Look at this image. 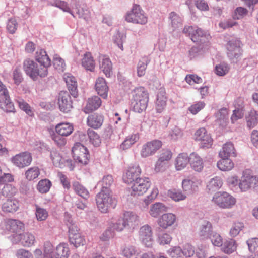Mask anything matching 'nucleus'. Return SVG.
Returning <instances> with one entry per match:
<instances>
[{"mask_svg":"<svg viewBox=\"0 0 258 258\" xmlns=\"http://www.w3.org/2000/svg\"><path fill=\"white\" fill-rule=\"evenodd\" d=\"M72 186L76 194L83 199H87L89 197V193L87 189L79 182H74Z\"/></svg>","mask_w":258,"mask_h":258,"instance_id":"obj_44","label":"nucleus"},{"mask_svg":"<svg viewBox=\"0 0 258 258\" xmlns=\"http://www.w3.org/2000/svg\"><path fill=\"white\" fill-rule=\"evenodd\" d=\"M32 161V156L27 151L22 152L11 158V162L16 167L22 169L29 166Z\"/></svg>","mask_w":258,"mask_h":258,"instance_id":"obj_10","label":"nucleus"},{"mask_svg":"<svg viewBox=\"0 0 258 258\" xmlns=\"http://www.w3.org/2000/svg\"><path fill=\"white\" fill-rule=\"evenodd\" d=\"M137 250L133 245H125L121 248V254L124 256L129 258L136 254Z\"/></svg>","mask_w":258,"mask_h":258,"instance_id":"obj_56","label":"nucleus"},{"mask_svg":"<svg viewBox=\"0 0 258 258\" xmlns=\"http://www.w3.org/2000/svg\"><path fill=\"white\" fill-rule=\"evenodd\" d=\"M141 173L142 170L139 165H134L130 166L123 174V180L127 184L133 183L141 178Z\"/></svg>","mask_w":258,"mask_h":258,"instance_id":"obj_14","label":"nucleus"},{"mask_svg":"<svg viewBox=\"0 0 258 258\" xmlns=\"http://www.w3.org/2000/svg\"><path fill=\"white\" fill-rule=\"evenodd\" d=\"M63 78L70 93L74 97H76L78 96V89L76 79L70 74H65Z\"/></svg>","mask_w":258,"mask_h":258,"instance_id":"obj_26","label":"nucleus"},{"mask_svg":"<svg viewBox=\"0 0 258 258\" xmlns=\"http://www.w3.org/2000/svg\"><path fill=\"white\" fill-rule=\"evenodd\" d=\"M189 162V157L185 153L179 154L175 160V167L177 170L184 169Z\"/></svg>","mask_w":258,"mask_h":258,"instance_id":"obj_33","label":"nucleus"},{"mask_svg":"<svg viewBox=\"0 0 258 258\" xmlns=\"http://www.w3.org/2000/svg\"><path fill=\"white\" fill-rule=\"evenodd\" d=\"M159 194V190L157 187H153L150 194L147 196L146 198L144 200V202L145 203L146 206H148L149 204H150L153 200H154L157 197Z\"/></svg>","mask_w":258,"mask_h":258,"instance_id":"obj_63","label":"nucleus"},{"mask_svg":"<svg viewBox=\"0 0 258 258\" xmlns=\"http://www.w3.org/2000/svg\"><path fill=\"white\" fill-rule=\"evenodd\" d=\"M36 211L35 216L38 221H43L46 220L48 217V212L44 208L39 207L38 205H35Z\"/></svg>","mask_w":258,"mask_h":258,"instance_id":"obj_54","label":"nucleus"},{"mask_svg":"<svg viewBox=\"0 0 258 258\" xmlns=\"http://www.w3.org/2000/svg\"><path fill=\"white\" fill-rule=\"evenodd\" d=\"M149 94L147 89L143 87L135 88L132 91V107L134 111L141 113L145 111L148 106Z\"/></svg>","mask_w":258,"mask_h":258,"instance_id":"obj_1","label":"nucleus"},{"mask_svg":"<svg viewBox=\"0 0 258 258\" xmlns=\"http://www.w3.org/2000/svg\"><path fill=\"white\" fill-rule=\"evenodd\" d=\"M176 221V216L171 213L163 214L158 219L157 223L159 227L163 229H166L172 226Z\"/></svg>","mask_w":258,"mask_h":258,"instance_id":"obj_20","label":"nucleus"},{"mask_svg":"<svg viewBox=\"0 0 258 258\" xmlns=\"http://www.w3.org/2000/svg\"><path fill=\"white\" fill-rule=\"evenodd\" d=\"M167 210V208L164 204L156 202L150 206L149 213L151 216L156 218L161 213L166 212Z\"/></svg>","mask_w":258,"mask_h":258,"instance_id":"obj_36","label":"nucleus"},{"mask_svg":"<svg viewBox=\"0 0 258 258\" xmlns=\"http://www.w3.org/2000/svg\"><path fill=\"white\" fill-rule=\"evenodd\" d=\"M228 111L227 108H223L220 109L215 114L216 121L219 125L225 126L228 122Z\"/></svg>","mask_w":258,"mask_h":258,"instance_id":"obj_42","label":"nucleus"},{"mask_svg":"<svg viewBox=\"0 0 258 258\" xmlns=\"http://www.w3.org/2000/svg\"><path fill=\"white\" fill-rule=\"evenodd\" d=\"M244 227L243 224L240 222H235L231 228L229 234L232 237H235Z\"/></svg>","mask_w":258,"mask_h":258,"instance_id":"obj_62","label":"nucleus"},{"mask_svg":"<svg viewBox=\"0 0 258 258\" xmlns=\"http://www.w3.org/2000/svg\"><path fill=\"white\" fill-rule=\"evenodd\" d=\"M74 131L72 124L69 122H62L57 124L55 126L56 133L62 137H67L70 135Z\"/></svg>","mask_w":258,"mask_h":258,"instance_id":"obj_28","label":"nucleus"},{"mask_svg":"<svg viewBox=\"0 0 258 258\" xmlns=\"http://www.w3.org/2000/svg\"><path fill=\"white\" fill-rule=\"evenodd\" d=\"M50 158L55 166L60 168H62L63 167L64 160L57 151L52 150L51 151Z\"/></svg>","mask_w":258,"mask_h":258,"instance_id":"obj_48","label":"nucleus"},{"mask_svg":"<svg viewBox=\"0 0 258 258\" xmlns=\"http://www.w3.org/2000/svg\"><path fill=\"white\" fill-rule=\"evenodd\" d=\"M221 247L222 251L227 254H230L237 249V245L234 239H230L225 241Z\"/></svg>","mask_w":258,"mask_h":258,"instance_id":"obj_43","label":"nucleus"},{"mask_svg":"<svg viewBox=\"0 0 258 258\" xmlns=\"http://www.w3.org/2000/svg\"><path fill=\"white\" fill-rule=\"evenodd\" d=\"M19 207V201L15 199H8L2 206V209L5 213H14Z\"/></svg>","mask_w":258,"mask_h":258,"instance_id":"obj_31","label":"nucleus"},{"mask_svg":"<svg viewBox=\"0 0 258 258\" xmlns=\"http://www.w3.org/2000/svg\"><path fill=\"white\" fill-rule=\"evenodd\" d=\"M104 121L103 116L98 114H93L89 115L87 118V125L94 129L100 128Z\"/></svg>","mask_w":258,"mask_h":258,"instance_id":"obj_30","label":"nucleus"},{"mask_svg":"<svg viewBox=\"0 0 258 258\" xmlns=\"http://www.w3.org/2000/svg\"><path fill=\"white\" fill-rule=\"evenodd\" d=\"M167 98L165 91H160L157 94V98L155 103V110L157 113L163 111L166 106Z\"/></svg>","mask_w":258,"mask_h":258,"instance_id":"obj_35","label":"nucleus"},{"mask_svg":"<svg viewBox=\"0 0 258 258\" xmlns=\"http://www.w3.org/2000/svg\"><path fill=\"white\" fill-rule=\"evenodd\" d=\"M125 20L129 23L145 25L148 22V17L141 7L137 4L134 5L132 10L125 15Z\"/></svg>","mask_w":258,"mask_h":258,"instance_id":"obj_3","label":"nucleus"},{"mask_svg":"<svg viewBox=\"0 0 258 258\" xmlns=\"http://www.w3.org/2000/svg\"><path fill=\"white\" fill-rule=\"evenodd\" d=\"M140 136L138 133L131 134L126 137L123 142L120 144L121 149L125 150L130 148L139 140Z\"/></svg>","mask_w":258,"mask_h":258,"instance_id":"obj_40","label":"nucleus"},{"mask_svg":"<svg viewBox=\"0 0 258 258\" xmlns=\"http://www.w3.org/2000/svg\"><path fill=\"white\" fill-rule=\"evenodd\" d=\"M17 103L20 108L25 112V113L30 116L34 115V112L30 106L23 99H20L17 101Z\"/></svg>","mask_w":258,"mask_h":258,"instance_id":"obj_57","label":"nucleus"},{"mask_svg":"<svg viewBox=\"0 0 258 258\" xmlns=\"http://www.w3.org/2000/svg\"><path fill=\"white\" fill-rule=\"evenodd\" d=\"M167 196L175 202L184 200L186 199V196L183 194L181 191L171 189L167 191Z\"/></svg>","mask_w":258,"mask_h":258,"instance_id":"obj_51","label":"nucleus"},{"mask_svg":"<svg viewBox=\"0 0 258 258\" xmlns=\"http://www.w3.org/2000/svg\"><path fill=\"white\" fill-rule=\"evenodd\" d=\"M109 225L110 228L118 232L122 231L126 227L122 216L113 218Z\"/></svg>","mask_w":258,"mask_h":258,"instance_id":"obj_37","label":"nucleus"},{"mask_svg":"<svg viewBox=\"0 0 258 258\" xmlns=\"http://www.w3.org/2000/svg\"><path fill=\"white\" fill-rule=\"evenodd\" d=\"M23 69L26 74L33 80H36L38 76L45 77L48 75V71L45 67H38L36 63L30 59H27L24 61Z\"/></svg>","mask_w":258,"mask_h":258,"instance_id":"obj_4","label":"nucleus"},{"mask_svg":"<svg viewBox=\"0 0 258 258\" xmlns=\"http://www.w3.org/2000/svg\"><path fill=\"white\" fill-rule=\"evenodd\" d=\"M247 125L249 128L254 127L258 122V114L254 110H251L246 117Z\"/></svg>","mask_w":258,"mask_h":258,"instance_id":"obj_50","label":"nucleus"},{"mask_svg":"<svg viewBox=\"0 0 258 258\" xmlns=\"http://www.w3.org/2000/svg\"><path fill=\"white\" fill-rule=\"evenodd\" d=\"M201 184V181L195 178L185 179L182 182V188L187 194H192L198 191Z\"/></svg>","mask_w":258,"mask_h":258,"instance_id":"obj_18","label":"nucleus"},{"mask_svg":"<svg viewBox=\"0 0 258 258\" xmlns=\"http://www.w3.org/2000/svg\"><path fill=\"white\" fill-rule=\"evenodd\" d=\"M100 69L107 77L112 74V63L109 57L105 55H101L99 58Z\"/></svg>","mask_w":258,"mask_h":258,"instance_id":"obj_21","label":"nucleus"},{"mask_svg":"<svg viewBox=\"0 0 258 258\" xmlns=\"http://www.w3.org/2000/svg\"><path fill=\"white\" fill-rule=\"evenodd\" d=\"M2 192L5 196H12L16 194L17 192V189L15 187L11 184H6L3 187Z\"/></svg>","mask_w":258,"mask_h":258,"instance_id":"obj_64","label":"nucleus"},{"mask_svg":"<svg viewBox=\"0 0 258 258\" xmlns=\"http://www.w3.org/2000/svg\"><path fill=\"white\" fill-rule=\"evenodd\" d=\"M173 153L168 149H162L158 156V159L169 163V161L172 159Z\"/></svg>","mask_w":258,"mask_h":258,"instance_id":"obj_55","label":"nucleus"},{"mask_svg":"<svg viewBox=\"0 0 258 258\" xmlns=\"http://www.w3.org/2000/svg\"><path fill=\"white\" fill-rule=\"evenodd\" d=\"M229 70V67L225 63L216 65L215 68V72L217 75L223 76L225 75Z\"/></svg>","mask_w":258,"mask_h":258,"instance_id":"obj_59","label":"nucleus"},{"mask_svg":"<svg viewBox=\"0 0 258 258\" xmlns=\"http://www.w3.org/2000/svg\"><path fill=\"white\" fill-rule=\"evenodd\" d=\"M101 103L102 101L100 98L97 96L89 98L86 105L83 109V111L85 113H89L99 108Z\"/></svg>","mask_w":258,"mask_h":258,"instance_id":"obj_24","label":"nucleus"},{"mask_svg":"<svg viewBox=\"0 0 258 258\" xmlns=\"http://www.w3.org/2000/svg\"><path fill=\"white\" fill-rule=\"evenodd\" d=\"M6 228L13 233H17L23 231L25 228L24 224L19 220L9 219L5 221Z\"/></svg>","mask_w":258,"mask_h":258,"instance_id":"obj_23","label":"nucleus"},{"mask_svg":"<svg viewBox=\"0 0 258 258\" xmlns=\"http://www.w3.org/2000/svg\"><path fill=\"white\" fill-rule=\"evenodd\" d=\"M189 163L191 168L197 172H201L204 166L203 159L196 153H192L189 156Z\"/></svg>","mask_w":258,"mask_h":258,"instance_id":"obj_22","label":"nucleus"},{"mask_svg":"<svg viewBox=\"0 0 258 258\" xmlns=\"http://www.w3.org/2000/svg\"><path fill=\"white\" fill-rule=\"evenodd\" d=\"M161 141L155 139L148 141L143 145L140 155L143 158H147L154 155L162 146Z\"/></svg>","mask_w":258,"mask_h":258,"instance_id":"obj_9","label":"nucleus"},{"mask_svg":"<svg viewBox=\"0 0 258 258\" xmlns=\"http://www.w3.org/2000/svg\"><path fill=\"white\" fill-rule=\"evenodd\" d=\"M194 139L199 142L203 147L208 148L212 144L213 140L205 127L198 129L195 133Z\"/></svg>","mask_w":258,"mask_h":258,"instance_id":"obj_15","label":"nucleus"},{"mask_svg":"<svg viewBox=\"0 0 258 258\" xmlns=\"http://www.w3.org/2000/svg\"><path fill=\"white\" fill-rule=\"evenodd\" d=\"M72 151L74 160L84 165L87 164L90 156L86 147L80 143H77L73 147Z\"/></svg>","mask_w":258,"mask_h":258,"instance_id":"obj_8","label":"nucleus"},{"mask_svg":"<svg viewBox=\"0 0 258 258\" xmlns=\"http://www.w3.org/2000/svg\"><path fill=\"white\" fill-rule=\"evenodd\" d=\"M58 103L60 110L65 113L69 112L73 108L71 96L67 91L60 92Z\"/></svg>","mask_w":258,"mask_h":258,"instance_id":"obj_16","label":"nucleus"},{"mask_svg":"<svg viewBox=\"0 0 258 258\" xmlns=\"http://www.w3.org/2000/svg\"><path fill=\"white\" fill-rule=\"evenodd\" d=\"M87 134L90 142L95 146H99L101 143V139L100 136L95 131L88 129Z\"/></svg>","mask_w":258,"mask_h":258,"instance_id":"obj_53","label":"nucleus"},{"mask_svg":"<svg viewBox=\"0 0 258 258\" xmlns=\"http://www.w3.org/2000/svg\"><path fill=\"white\" fill-rule=\"evenodd\" d=\"M70 254V248L66 243H60L56 247L54 252L55 257L68 258Z\"/></svg>","mask_w":258,"mask_h":258,"instance_id":"obj_41","label":"nucleus"},{"mask_svg":"<svg viewBox=\"0 0 258 258\" xmlns=\"http://www.w3.org/2000/svg\"><path fill=\"white\" fill-rule=\"evenodd\" d=\"M0 107L7 112H12L14 109L13 104L10 101L8 92L0 81Z\"/></svg>","mask_w":258,"mask_h":258,"instance_id":"obj_13","label":"nucleus"},{"mask_svg":"<svg viewBox=\"0 0 258 258\" xmlns=\"http://www.w3.org/2000/svg\"><path fill=\"white\" fill-rule=\"evenodd\" d=\"M239 187L243 191H246L250 188L258 190V176L253 175L250 170L246 169L243 172Z\"/></svg>","mask_w":258,"mask_h":258,"instance_id":"obj_6","label":"nucleus"},{"mask_svg":"<svg viewBox=\"0 0 258 258\" xmlns=\"http://www.w3.org/2000/svg\"><path fill=\"white\" fill-rule=\"evenodd\" d=\"M183 32L189 36L192 41L195 42H201L206 35L203 31L200 28H196L192 26L185 27Z\"/></svg>","mask_w":258,"mask_h":258,"instance_id":"obj_19","label":"nucleus"},{"mask_svg":"<svg viewBox=\"0 0 258 258\" xmlns=\"http://www.w3.org/2000/svg\"><path fill=\"white\" fill-rule=\"evenodd\" d=\"M139 236L143 245L148 248L153 247L154 239L152 228L148 224L142 226L139 230Z\"/></svg>","mask_w":258,"mask_h":258,"instance_id":"obj_11","label":"nucleus"},{"mask_svg":"<svg viewBox=\"0 0 258 258\" xmlns=\"http://www.w3.org/2000/svg\"><path fill=\"white\" fill-rule=\"evenodd\" d=\"M151 181L148 178L144 177L138 179L133 183L131 186V195L142 196L145 194L151 186Z\"/></svg>","mask_w":258,"mask_h":258,"instance_id":"obj_12","label":"nucleus"},{"mask_svg":"<svg viewBox=\"0 0 258 258\" xmlns=\"http://www.w3.org/2000/svg\"><path fill=\"white\" fill-rule=\"evenodd\" d=\"M22 245L24 247H31L34 245L36 239L35 236L31 233L26 232L18 236Z\"/></svg>","mask_w":258,"mask_h":258,"instance_id":"obj_32","label":"nucleus"},{"mask_svg":"<svg viewBox=\"0 0 258 258\" xmlns=\"http://www.w3.org/2000/svg\"><path fill=\"white\" fill-rule=\"evenodd\" d=\"M172 239V238L169 234L163 232L159 235L157 241L160 245H164L169 244Z\"/></svg>","mask_w":258,"mask_h":258,"instance_id":"obj_60","label":"nucleus"},{"mask_svg":"<svg viewBox=\"0 0 258 258\" xmlns=\"http://www.w3.org/2000/svg\"><path fill=\"white\" fill-rule=\"evenodd\" d=\"M223 185V181L221 177L215 176L209 181L207 188L210 191H215L219 189Z\"/></svg>","mask_w":258,"mask_h":258,"instance_id":"obj_45","label":"nucleus"},{"mask_svg":"<svg viewBox=\"0 0 258 258\" xmlns=\"http://www.w3.org/2000/svg\"><path fill=\"white\" fill-rule=\"evenodd\" d=\"M213 202L222 209H231L236 203V199L227 192H217L213 196Z\"/></svg>","mask_w":258,"mask_h":258,"instance_id":"obj_5","label":"nucleus"},{"mask_svg":"<svg viewBox=\"0 0 258 258\" xmlns=\"http://www.w3.org/2000/svg\"><path fill=\"white\" fill-rule=\"evenodd\" d=\"M36 60L40 63L41 68L45 67L48 71V68L51 65V60L44 50L40 49L37 51Z\"/></svg>","mask_w":258,"mask_h":258,"instance_id":"obj_27","label":"nucleus"},{"mask_svg":"<svg viewBox=\"0 0 258 258\" xmlns=\"http://www.w3.org/2000/svg\"><path fill=\"white\" fill-rule=\"evenodd\" d=\"M52 186L51 182L48 179L40 180L36 186L37 190L41 194L47 193Z\"/></svg>","mask_w":258,"mask_h":258,"instance_id":"obj_46","label":"nucleus"},{"mask_svg":"<svg viewBox=\"0 0 258 258\" xmlns=\"http://www.w3.org/2000/svg\"><path fill=\"white\" fill-rule=\"evenodd\" d=\"M212 225L208 221L204 222L200 227V235L203 238H208L210 235H212Z\"/></svg>","mask_w":258,"mask_h":258,"instance_id":"obj_52","label":"nucleus"},{"mask_svg":"<svg viewBox=\"0 0 258 258\" xmlns=\"http://www.w3.org/2000/svg\"><path fill=\"white\" fill-rule=\"evenodd\" d=\"M241 43L239 40L229 41L227 45V48L229 51L228 54H231L232 56L237 57L241 54L240 47Z\"/></svg>","mask_w":258,"mask_h":258,"instance_id":"obj_38","label":"nucleus"},{"mask_svg":"<svg viewBox=\"0 0 258 258\" xmlns=\"http://www.w3.org/2000/svg\"><path fill=\"white\" fill-rule=\"evenodd\" d=\"M95 86L97 93L103 98H107L108 87L105 79L102 77H98L96 80Z\"/></svg>","mask_w":258,"mask_h":258,"instance_id":"obj_25","label":"nucleus"},{"mask_svg":"<svg viewBox=\"0 0 258 258\" xmlns=\"http://www.w3.org/2000/svg\"><path fill=\"white\" fill-rule=\"evenodd\" d=\"M96 204L99 210L103 213H107L111 208H114L116 200L112 197L111 190L106 187L102 188L96 198Z\"/></svg>","mask_w":258,"mask_h":258,"instance_id":"obj_2","label":"nucleus"},{"mask_svg":"<svg viewBox=\"0 0 258 258\" xmlns=\"http://www.w3.org/2000/svg\"><path fill=\"white\" fill-rule=\"evenodd\" d=\"M69 240L70 243L76 248L85 245L86 243L85 236L75 223H70L69 225Z\"/></svg>","mask_w":258,"mask_h":258,"instance_id":"obj_7","label":"nucleus"},{"mask_svg":"<svg viewBox=\"0 0 258 258\" xmlns=\"http://www.w3.org/2000/svg\"><path fill=\"white\" fill-rule=\"evenodd\" d=\"M217 163L218 168L222 171H229L233 169L234 163L229 157L221 158Z\"/></svg>","mask_w":258,"mask_h":258,"instance_id":"obj_34","label":"nucleus"},{"mask_svg":"<svg viewBox=\"0 0 258 258\" xmlns=\"http://www.w3.org/2000/svg\"><path fill=\"white\" fill-rule=\"evenodd\" d=\"M82 65L87 70L93 72L95 67V62L90 52L84 54L82 59Z\"/></svg>","mask_w":258,"mask_h":258,"instance_id":"obj_39","label":"nucleus"},{"mask_svg":"<svg viewBox=\"0 0 258 258\" xmlns=\"http://www.w3.org/2000/svg\"><path fill=\"white\" fill-rule=\"evenodd\" d=\"M168 254L172 258H182V250L179 246H174L170 248L168 251Z\"/></svg>","mask_w":258,"mask_h":258,"instance_id":"obj_61","label":"nucleus"},{"mask_svg":"<svg viewBox=\"0 0 258 258\" xmlns=\"http://www.w3.org/2000/svg\"><path fill=\"white\" fill-rule=\"evenodd\" d=\"M40 174L39 168L34 166L28 168L25 172V176L27 180L32 181L36 179Z\"/></svg>","mask_w":258,"mask_h":258,"instance_id":"obj_49","label":"nucleus"},{"mask_svg":"<svg viewBox=\"0 0 258 258\" xmlns=\"http://www.w3.org/2000/svg\"><path fill=\"white\" fill-rule=\"evenodd\" d=\"M52 5L59 8L64 12L69 13L73 17H74L73 12L71 11V9L68 6V3L66 2L62 1L60 0H55L54 1Z\"/></svg>","mask_w":258,"mask_h":258,"instance_id":"obj_58","label":"nucleus"},{"mask_svg":"<svg viewBox=\"0 0 258 258\" xmlns=\"http://www.w3.org/2000/svg\"><path fill=\"white\" fill-rule=\"evenodd\" d=\"M150 62V59L148 56H144L142 58L138 64L137 75L139 77L144 76L146 73L147 67Z\"/></svg>","mask_w":258,"mask_h":258,"instance_id":"obj_47","label":"nucleus"},{"mask_svg":"<svg viewBox=\"0 0 258 258\" xmlns=\"http://www.w3.org/2000/svg\"><path fill=\"white\" fill-rule=\"evenodd\" d=\"M220 158L236 157V150L232 143L228 142L224 144L219 153Z\"/></svg>","mask_w":258,"mask_h":258,"instance_id":"obj_29","label":"nucleus"},{"mask_svg":"<svg viewBox=\"0 0 258 258\" xmlns=\"http://www.w3.org/2000/svg\"><path fill=\"white\" fill-rule=\"evenodd\" d=\"M122 216L126 227L134 229L140 223L139 216L133 212L125 211L122 214Z\"/></svg>","mask_w":258,"mask_h":258,"instance_id":"obj_17","label":"nucleus"}]
</instances>
